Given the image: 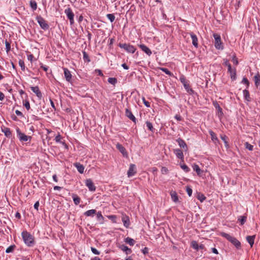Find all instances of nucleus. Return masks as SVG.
<instances>
[{"label":"nucleus","mask_w":260,"mask_h":260,"mask_svg":"<svg viewBox=\"0 0 260 260\" xmlns=\"http://www.w3.org/2000/svg\"><path fill=\"white\" fill-rule=\"evenodd\" d=\"M21 236L24 243L28 247H32L35 244V238L29 232L23 231L21 233Z\"/></svg>","instance_id":"f257e3e1"},{"label":"nucleus","mask_w":260,"mask_h":260,"mask_svg":"<svg viewBox=\"0 0 260 260\" xmlns=\"http://www.w3.org/2000/svg\"><path fill=\"white\" fill-rule=\"evenodd\" d=\"M220 236L225 238L226 240L231 242L236 247L237 249H239L241 247L240 242L236 238L231 236L229 234L224 232H221L220 233Z\"/></svg>","instance_id":"f03ea898"},{"label":"nucleus","mask_w":260,"mask_h":260,"mask_svg":"<svg viewBox=\"0 0 260 260\" xmlns=\"http://www.w3.org/2000/svg\"><path fill=\"white\" fill-rule=\"evenodd\" d=\"M36 20L40 26L44 30L49 28V25L46 20H45L41 16L39 15L36 17Z\"/></svg>","instance_id":"7ed1b4c3"},{"label":"nucleus","mask_w":260,"mask_h":260,"mask_svg":"<svg viewBox=\"0 0 260 260\" xmlns=\"http://www.w3.org/2000/svg\"><path fill=\"white\" fill-rule=\"evenodd\" d=\"M16 133L17 135V137L19 138V140L21 142H27L29 141L30 142L31 140V137L27 136L24 133H22L20 131V129L19 128H17L16 129Z\"/></svg>","instance_id":"20e7f679"},{"label":"nucleus","mask_w":260,"mask_h":260,"mask_svg":"<svg viewBox=\"0 0 260 260\" xmlns=\"http://www.w3.org/2000/svg\"><path fill=\"white\" fill-rule=\"evenodd\" d=\"M213 37L215 40L214 46L216 49L218 50H222L223 46L221 40V37L218 34H214Z\"/></svg>","instance_id":"39448f33"},{"label":"nucleus","mask_w":260,"mask_h":260,"mask_svg":"<svg viewBox=\"0 0 260 260\" xmlns=\"http://www.w3.org/2000/svg\"><path fill=\"white\" fill-rule=\"evenodd\" d=\"M64 13L67 15V18L70 21L71 25L74 23V14L70 7H68L64 10Z\"/></svg>","instance_id":"423d86ee"},{"label":"nucleus","mask_w":260,"mask_h":260,"mask_svg":"<svg viewBox=\"0 0 260 260\" xmlns=\"http://www.w3.org/2000/svg\"><path fill=\"white\" fill-rule=\"evenodd\" d=\"M119 47L121 48H122L124 49L126 51H127L128 53H134L136 48L133 45H130L129 44H119L118 45Z\"/></svg>","instance_id":"0eeeda50"},{"label":"nucleus","mask_w":260,"mask_h":260,"mask_svg":"<svg viewBox=\"0 0 260 260\" xmlns=\"http://www.w3.org/2000/svg\"><path fill=\"white\" fill-rule=\"evenodd\" d=\"M116 148L120 152L124 157H128V155L125 148L122 145L119 143H117L116 145Z\"/></svg>","instance_id":"6e6552de"},{"label":"nucleus","mask_w":260,"mask_h":260,"mask_svg":"<svg viewBox=\"0 0 260 260\" xmlns=\"http://www.w3.org/2000/svg\"><path fill=\"white\" fill-rule=\"evenodd\" d=\"M125 115L128 119L131 120L133 122L136 123L137 119L135 117V116L133 115L132 111L129 109H125Z\"/></svg>","instance_id":"1a4fd4ad"},{"label":"nucleus","mask_w":260,"mask_h":260,"mask_svg":"<svg viewBox=\"0 0 260 260\" xmlns=\"http://www.w3.org/2000/svg\"><path fill=\"white\" fill-rule=\"evenodd\" d=\"M85 185L88 187L89 190L94 191L96 187L91 179H87L85 181Z\"/></svg>","instance_id":"9d476101"},{"label":"nucleus","mask_w":260,"mask_h":260,"mask_svg":"<svg viewBox=\"0 0 260 260\" xmlns=\"http://www.w3.org/2000/svg\"><path fill=\"white\" fill-rule=\"evenodd\" d=\"M136 166L134 164H131L129 167L128 170L127 171V174L128 177L133 176L136 173Z\"/></svg>","instance_id":"9b49d317"},{"label":"nucleus","mask_w":260,"mask_h":260,"mask_svg":"<svg viewBox=\"0 0 260 260\" xmlns=\"http://www.w3.org/2000/svg\"><path fill=\"white\" fill-rule=\"evenodd\" d=\"M63 71L66 80L69 82H71L72 75L71 72L67 68H63Z\"/></svg>","instance_id":"f8f14e48"},{"label":"nucleus","mask_w":260,"mask_h":260,"mask_svg":"<svg viewBox=\"0 0 260 260\" xmlns=\"http://www.w3.org/2000/svg\"><path fill=\"white\" fill-rule=\"evenodd\" d=\"M1 130L2 132L4 133L5 136L6 137L8 138H10L12 137V133L11 132L10 128L4 126L1 127Z\"/></svg>","instance_id":"ddd939ff"},{"label":"nucleus","mask_w":260,"mask_h":260,"mask_svg":"<svg viewBox=\"0 0 260 260\" xmlns=\"http://www.w3.org/2000/svg\"><path fill=\"white\" fill-rule=\"evenodd\" d=\"M178 145L181 148L184 149V151H186L188 150L187 146L185 143V142L182 139L179 138L176 140Z\"/></svg>","instance_id":"4468645a"},{"label":"nucleus","mask_w":260,"mask_h":260,"mask_svg":"<svg viewBox=\"0 0 260 260\" xmlns=\"http://www.w3.org/2000/svg\"><path fill=\"white\" fill-rule=\"evenodd\" d=\"M139 47L148 56H150L151 55L152 52L151 50L144 44H140L139 45Z\"/></svg>","instance_id":"2eb2a0df"},{"label":"nucleus","mask_w":260,"mask_h":260,"mask_svg":"<svg viewBox=\"0 0 260 260\" xmlns=\"http://www.w3.org/2000/svg\"><path fill=\"white\" fill-rule=\"evenodd\" d=\"M174 153L176 155V157L178 158H179L182 160L184 159V155L183 151L180 149H174Z\"/></svg>","instance_id":"dca6fc26"},{"label":"nucleus","mask_w":260,"mask_h":260,"mask_svg":"<svg viewBox=\"0 0 260 260\" xmlns=\"http://www.w3.org/2000/svg\"><path fill=\"white\" fill-rule=\"evenodd\" d=\"M30 89L34 93H36L38 98L41 99L42 94L38 86H32L30 87Z\"/></svg>","instance_id":"f3484780"},{"label":"nucleus","mask_w":260,"mask_h":260,"mask_svg":"<svg viewBox=\"0 0 260 260\" xmlns=\"http://www.w3.org/2000/svg\"><path fill=\"white\" fill-rule=\"evenodd\" d=\"M228 72L230 73V77H231L232 80V81L236 80V79L237 78V77H236L237 72H236V68H233L232 67L231 70H228Z\"/></svg>","instance_id":"a211bd4d"},{"label":"nucleus","mask_w":260,"mask_h":260,"mask_svg":"<svg viewBox=\"0 0 260 260\" xmlns=\"http://www.w3.org/2000/svg\"><path fill=\"white\" fill-rule=\"evenodd\" d=\"M189 34L192 39V45L197 48L198 47V39L197 36L192 32H190Z\"/></svg>","instance_id":"6ab92c4d"},{"label":"nucleus","mask_w":260,"mask_h":260,"mask_svg":"<svg viewBox=\"0 0 260 260\" xmlns=\"http://www.w3.org/2000/svg\"><path fill=\"white\" fill-rule=\"evenodd\" d=\"M122 221L123 223V225L126 228H128L130 225V221L129 217L127 216H123L122 217Z\"/></svg>","instance_id":"aec40b11"},{"label":"nucleus","mask_w":260,"mask_h":260,"mask_svg":"<svg viewBox=\"0 0 260 260\" xmlns=\"http://www.w3.org/2000/svg\"><path fill=\"white\" fill-rule=\"evenodd\" d=\"M170 196L173 202L177 203L179 201L178 196L177 195V192L175 191L171 190L170 191Z\"/></svg>","instance_id":"412c9836"},{"label":"nucleus","mask_w":260,"mask_h":260,"mask_svg":"<svg viewBox=\"0 0 260 260\" xmlns=\"http://www.w3.org/2000/svg\"><path fill=\"white\" fill-rule=\"evenodd\" d=\"M119 248L121 250L125 252L126 254H131L132 252V249L124 244L120 245Z\"/></svg>","instance_id":"4be33fe9"},{"label":"nucleus","mask_w":260,"mask_h":260,"mask_svg":"<svg viewBox=\"0 0 260 260\" xmlns=\"http://www.w3.org/2000/svg\"><path fill=\"white\" fill-rule=\"evenodd\" d=\"M74 166L77 168L80 173H83L84 167L82 165L80 164L79 162H76L74 164Z\"/></svg>","instance_id":"5701e85b"},{"label":"nucleus","mask_w":260,"mask_h":260,"mask_svg":"<svg viewBox=\"0 0 260 260\" xmlns=\"http://www.w3.org/2000/svg\"><path fill=\"white\" fill-rule=\"evenodd\" d=\"M255 238V235L248 236L246 237V240L248 242V243L250 244L251 247H252V246L254 244Z\"/></svg>","instance_id":"b1692460"},{"label":"nucleus","mask_w":260,"mask_h":260,"mask_svg":"<svg viewBox=\"0 0 260 260\" xmlns=\"http://www.w3.org/2000/svg\"><path fill=\"white\" fill-rule=\"evenodd\" d=\"M255 85L256 87L260 85V74L257 73L253 77Z\"/></svg>","instance_id":"393cba45"},{"label":"nucleus","mask_w":260,"mask_h":260,"mask_svg":"<svg viewBox=\"0 0 260 260\" xmlns=\"http://www.w3.org/2000/svg\"><path fill=\"white\" fill-rule=\"evenodd\" d=\"M96 213V211L95 209H91L86 211L84 212V214L86 216L93 217Z\"/></svg>","instance_id":"a878e982"},{"label":"nucleus","mask_w":260,"mask_h":260,"mask_svg":"<svg viewBox=\"0 0 260 260\" xmlns=\"http://www.w3.org/2000/svg\"><path fill=\"white\" fill-rule=\"evenodd\" d=\"M243 93L244 99L247 102H250L251 101V98L248 90L247 89L243 90Z\"/></svg>","instance_id":"bb28decb"},{"label":"nucleus","mask_w":260,"mask_h":260,"mask_svg":"<svg viewBox=\"0 0 260 260\" xmlns=\"http://www.w3.org/2000/svg\"><path fill=\"white\" fill-rule=\"evenodd\" d=\"M184 87L189 94L192 95L194 93V90L190 87L189 83L184 85Z\"/></svg>","instance_id":"cd10ccee"},{"label":"nucleus","mask_w":260,"mask_h":260,"mask_svg":"<svg viewBox=\"0 0 260 260\" xmlns=\"http://www.w3.org/2000/svg\"><path fill=\"white\" fill-rule=\"evenodd\" d=\"M209 133L211 136V140L214 142L216 143V142L218 141V139L216 137L215 133L213 131L210 130L209 131Z\"/></svg>","instance_id":"c85d7f7f"},{"label":"nucleus","mask_w":260,"mask_h":260,"mask_svg":"<svg viewBox=\"0 0 260 260\" xmlns=\"http://www.w3.org/2000/svg\"><path fill=\"white\" fill-rule=\"evenodd\" d=\"M124 242L132 246H134L135 244V241L133 239L129 237L125 238Z\"/></svg>","instance_id":"c756f323"},{"label":"nucleus","mask_w":260,"mask_h":260,"mask_svg":"<svg viewBox=\"0 0 260 260\" xmlns=\"http://www.w3.org/2000/svg\"><path fill=\"white\" fill-rule=\"evenodd\" d=\"M192 168H193V171L196 172V173H197V174L198 175H200L201 174L202 171H201L200 167L198 165L194 164L192 166Z\"/></svg>","instance_id":"7c9ffc66"},{"label":"nucleus","mask_w":260,"mask_h":260,"mask_svg":"<svg viewBox=\"0 0 260 260\" xmlns=\"http://www.w3.org/2000/svg\"><path fill=\"white\" fill-rule=\"evenodd\" d=\"M146 125L148 129H149L151 132H154V127L153 126V125H152L151 122H150L149 121H147L146 122Z\"/></svg>","instance_id":"2f4dec72"},{"label":"nucleus","mask_w":260,"mask_h":260,"mask_svg":"<svg viewBox=\"0 0 260 260\" xmlns=\"http://www.w3.org/2000/svg\"><path fill=\"white\" fill-rule=\"evenodd\" d=\"M16 248V245L13 244L9 246L6 250V252L7 253H12Z\"/></svg>","instance_id":"473e14b6"},{"label":"nucleus","mask_w":260,"mask_h":260,"mask_svg":"<svg viewBox=\"0 0 260 260\" xmlns=\"http://www.w3.org/2000/svg\"><path fill=\"white\" fill-rule=\"evenodd\" d=\"M73 201L76 205H78L80 202V198L77 195L74 194L72 196Z\"/></svg>","instance_id":"72a5a7b5"},{"label":"nucleus","mask_w":260,"mask_h":260,"mask_svg":"<svg viewBox=\"0 0 260 260\" xmlns=\"http://www.w3.org/2000/svg\"><path fill=\"white\" fill-rule=\"evenodd\" d=\"M82 53L83 55V58L84 61L89 62L90 61V59L87 53L85 51H83Z\"/></svg>","instance_id":"f704fd0d"},{"label":"nucleus","mask_w":260,"mask_h":260,"mask_svg":"<svg viewBox=\"0 0 260 260\" xmlns=\"http://www.w3.org/2000/svg\"><path fill=\"white\" fill-rule=\"evenodd\" d=\"M179 80L180 82L182 83V84L183 85V86H184V85H186L187 83H188V81L187 80V79H186L184 75H181L180 77Z\"/></svg>","instance_id":"c9c22d12"},{"label":"nucleus","mask_w":260,"mask_h":260,"mask_svg":"<svg viewBox=\"0 0 260 260\" xmlns=\"http://www.w3.org/2000/svg\"><path fill=\"white\" fill-rule=\"evenodd\" d=\"M159 70L164 72L166 74L170 76H172L173 74L171 73L168 69L165 68H160Z\"/></svg>","instance_id":"e433bc0d"},{"label":"nucleus","mask_w":260,"mask_h":260,"mask_svg":"<svg viewBox=\"0 0 260 260\" xmlns=\"http://www.w3.org/2000/svg\"><path fill=\"white\" fill-rule=\"evenodd\" d=\"M108 81L109 83H110L113 85H115L117 82V80L115 77H113V78L111 77V78H108Z\"/></svg>","instance_id":"4c0bfd02"},{"label":"nucleus","mask_w":260,"mask_h":260,"mask_svg":"<svg viewBox=\"0 0 260 260\" xmlns=\"http://www.w3.org/2000/svg\"><path fill=\"white\" fill-rule=\"evenodd\" d=\"M238 220L240 222L241 225H243L246 221V216H240L238 218Z\"/></svg>","instance_id":"58836bf2"},{"label":"nucleus","mask_w":260,"mask_h":260,"mask_svg":"<svg viewBox=\"0 0 260 260\" xmlns=\"http://www.w3.org/2000/svg\"><path fill=\"white\" fill-rule=\"evenodd\" d=\"M30 6L33 11H35L37 9V4L36 2L34 1H31L30 2Z\"/></svg>","instance_id":"ea45409f"},{"label":"nucleus","mask_w":260,"mask_h":260,"mask_svg":"<svg viewBox=\"0 0 260 260\" xmlns=\"http://www.w3.org/2000/svg\"><path fill=\"white\" fill-rule=\"evenodd\" d=\"M180 167L186 173H188L190 171L189 168L185 164H180Z\"/></svg>","instance_id":"a19ab883"},{"label":"nucleus","mask_w":260,"mask_h":260,"mask_svg":"<svg viewBox=\"0 0 260 260\" xmlns=\"http://www.w3.org/2000/svg\"><path fill=\"white\" fill-rule=\"evenodd\" d=\"M107 218L111 220L113 223H116L117 222V221H116V219H117V216L116 215H108L107 216Z\"/></svg>","instance_id":"79ce46f5"},{"label":"nucleus","mask_w":260,"mask_h":260,"mask_svg":"<svg viewBox=\"0 0 260 260\" xmlns=\"http://www.w3.org/2000/svg\"><path fill=\"white\" fill-rule=\"evenodd\" d=\"M96 218H97L98 220L101 221V223L103 222L104 217L102 215L101 212H98L96 213Z\"/></svg>","instance_id":"37998d69"},{"label":"nucleus","mask_w":260,"mask_h":260,"mask_svg":"<svg viewBox=\"0 0 260 260\" xmlns=\"http://www.w3.org/2000/svg\"><path fill=\"white\" fill-rule=\"evenodd\" d=\"M106 16L111 22H113L115 19V17L113 14H108Z\"/></svg>","instance_id":"c03bdc74"},{"label":"nucleus","mask_w":260,"mask_h":260,"mask_svg":"<svg viewBox=\"0 0 260 260\" xmlns=\"http://www.w3.org/2000/svg\"><path fill=\"white\" fill-rule=\"evenodd\" d=\"M191 246L194 249L196 250L197 251L199 250V245L197 241H193L191 242Z\"/></svg>","instance_id":"a18cd8bd"},{"label":"nucleus","mask_w":260,"mask_h":260,"mask_svg":"<svg viewBox=\"0 0 260 260\" xmlns=\"http://www.w3.org/2000/svg\"><path fill=\"white\" fill-rule=\"evenodd\" d=\"M18 63H19V66L21 68V69L22 71H24L25 69V63H24V61L22 59H19Z\"/></svg>","instance_id":"49530a36"},{"label":"nucleus","mask_w":260,"mask_h":260,"mask_svg":"<svg viewBox=\"0 0 260 260\" xmlns=\"http://www.w3.org/2000/svg\"><path fill=\"white\" fill-rule=\"evenodd\" d=\"M6 50L7 53H8L11 50V44L7 40L5 41Z\"/></svg>","instance_id":"de8ad7c7"},{"label":"nucleus","mask_w":260,"mask_h":260,"mask_svg":"<svg viewBox=\"0 0 260 260\" xmlns=\"http://www.w3.org/2000/svg\"><path fill=\"white\" fill-rule=\"evenodd\" d=\"M220 138L224 142L225 146L228 147L229 146L228 142L226 140V136L224 135H220Z\"/></svg>","instance_id":"09e8293b"},{"label":"nucleus","mask_w":260,"mask_h":260,"mask_svg":"<svg viewBox=\"0 0 260 260\" xmlns=\"http://www.w3.org/2000/svg\"><path fill=\"white\" fill-rule=\"evenodd\" d=\"M242 84H245L246 85L247 88H248L249 86V82L248 80L246 77H244L241 82Z\"/></svg>","instance_id":"8fccbe9b"},{"label":"nucleus","mask_w":260,"mask_h":260,"mask_svg":"<svg viewBox=\"0 0 260 260\" xmlns=\"http://www.w3.org/2000/svg\"><path fill=\"white\" fill-rule=\"evenodd\" d=\"M245 146L246 149L250 151H252L253 148V146L249 144L248 142H246L245 143Z\"/></svg>","instance_id":"3c124183"},{"label":"nucleus","mask_w":260,"mask_h":260,"mask_svg":"<svg viewBox=\"0 0 260 260\" xmlns=\"http://www.w3.org/2000/svg\"><path fill=\"white\" fill-rule=\"evenodd\" d=\"M232 61L233 62V63L234 64H235L236 66L238 64L239 62H238V58H237L236 54H234L233 55Z\"/></svg>","instance_id":"603ef678"},{"label":"nucleus","mask_w":260,"mask_h":260,"mask_svg":"<svg viewBox=\"0 0 260 260\" xmlns=\"http://www.w3.org/2000/svg\"><path fill=\"white\" fill-rule=\"evenodd\" d=\"M23 105L25 107V108L28 110L29 109H30V104H29V102L27 100H25L24 102H23Z\"/></svg>","instance_id":"864d4df0"},{"label":"nucleus","mask_w":260,"mask_h":260,"mask_svg":"<svg viewBox=\"0 0 260 260\" xmlns=\"http://www.w3.org/2000/svg\"><path fill=\"white\" fill-rule=\"evenodd\" d=\"M198 199L200 201V202H203V201H204L206 199V197H205V196L203 194H199L198 197H197Z\"/></svg>","instance_id":"5fc2aeb1"},{"label":"nucleus","mask_w":260,"mask_h":260,"mask_svg":"<svg viewBox=\"0 0 260 260\" xmlns=\"http://www.w3.org/2000/svg\"><path fill=\"white\" fill-rule=\"evenodd\" d=\"M91 250L92 252L94 254L99 255L100 254V251H99L95 248L91 247Z\"/></svg>","instance_id":"6e6d98bb"},{"label":"nucleus","mask_w":260,"mask_h":260,"mask_svg":"<svg viewBox=\"0 0 260 260\" xmlns=\"http://www.w3.org/2000/svg\"><path fill=\"white\" fill-rule=\"evenodd\" d=\"M224 63L225 66H226L228 67V70H231L232 66L227 59L224 61Z\"/></svg>","instance_id":"4d7b16f0"},{"label":"nucleus","mask_w":260,"mask_h":260,"mask_svg":"<svg viewBox=\"0 0 260 260\" xmlns=\"http://www.w3.org/2000/svg\"><path fill=\"white\" fill-rule=\"evenodd\" d=\"M186 190V192H187L188 195L189 197H190L192 195V189L189 187H187Z\"/></svg>","instance_id":"13d9d810"},{"label":"nucleus","mask_w":260,"mask_h":260,"mask_svg":"<svg viewBox=\"0 0 260 260\" xmlns=\"http://www.w3.org/2000/svg\"><path fill=\"white\" fill-rule=\"evenodd\" d=\"M61 136L60 135V134H58L55 137V141H56V142H60V140H61Z\"/></svg>","instance_id":"bf43d9fd"},{"label":"nucleus","mask_w":260,"mask_h":260,"mask_svg":"<svg viewBox=\"0 0 260 260\" xmlns=\"http://www.w3.org/2000/svg\"><path fill=\"white\" fill-rule=\"evenodd\" d=\"M217 114L218 115V117H220V116H222L223 115V113L222 112V109L221 108H219L217 110Z\"/></svg>","instance_id":"052dcab7"},{"label":"nucleus","mask_w":260,"mask_h":260,"mask_svg":"<svg viewBox=\"0 0 260 260\" xmlns=\"http://www.w3.org/2000/svg\"><path fill=\"white\" fill-rule=\"evenodd\" d=\"M161 171L162 174H167L168 172V169L165 167H162Z\"/></svg>","instance_id":"680f3d73"},{"label":"nucleus","mask_w":260,"mask_h":260,"mask_svg":"<svg viewBox=\"0 0 260 260\" xmlns=\"http://www.w3.org/2000/svg\"><path fill=\"white\" fill-rule=\"evenodd\" d=\"M15 113L17 116H19L20 117H23V115L22 113L18 110H16L15 111Z\"/></svg>","instance_id":"e2e57ef3"},{"label":"nucleus","mask_w":260,"mask_h":260,"mask_svg":"<svg viewBox=\"0 0 260 260\" xmlns=\"http://www.w3.org/2000/svg\"><path fill=\"white\" fill-rule=\"evenodd\" d=\"M143 103L146 107H150V105L149 102H148V101H146L144 98H143Z\"/></svg>","instance_id":"0e129e2a"},{"label":"nucleus","mask_w":260,"mask_h":260,"mask_svg":"<svg viewBox=\"0 0 260 260\" xmlns=\"http://www.w3.org/2000/svg\"><path fill=\"white\" fill-rule=\"evenodd\" d=\"M149 249L147 247H144L143 249H142V252L144 254H146L148 253Z\"/></svg>","instance_id":"69168bd1"},{"label":"nucleus","mask_w":260,"mask_h":260,"mask_svg":"<svg viewBox=\"0 0 260 260\" xmlns=\"http://www.w3.org/2000/svg\"><path fill=\"white\" fill-rule=\"evenodd\" d=\"M41 68H42L44 71H47L48 67L46 66H44L42 63L41 64Z\"/></svg>","instance_id":"338daca9"},{"label":"nucleus","mask_w":260,"mask_h":260,"mask_svg":"<svg viewBox=\"0 0 260 260\" xmlns=\"http://www.w3.org/2000/svg\"><path fill=\"white\" fill-rule=\"evenodd\" d=\"M175 118L178 121H181L182 120V117L179 114H176L175 116Z\"/></svg>","instance_id":"774afa93"}]
</instances>
